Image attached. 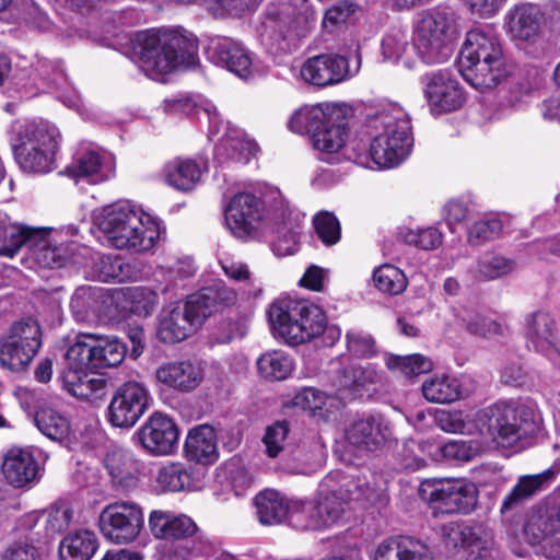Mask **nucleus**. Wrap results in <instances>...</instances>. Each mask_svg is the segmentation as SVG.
<instances>
[{
    "mask_svg": "<svg viewBox=\"0 0 560 560\" xmlns=\"http://www.w3.org/2000/svg\"><path fill=\"white\" fill-rule=\"evenodd\" d=\"M126 345L116 337L81 334L69 346L60 374L62 387L73 397L97 402L106 395L107 381L96 375L106 368H116L125 359Z\"/></svg>",
    "mask_w": 560,
    "mask_h": 560,
    "instance_id": "obj_1",
    "label": "nucleus"
},
{
    "mask_svg": "<svg viewBox=\"0 0 560 560\" xmlns=\"http://www.w3.org/2000/svg\"><path fill=\"white\" fill-rule=\"evenodd\" d=\"M150 78L198 62V39L182 27L151 28L132 34L122 51Z\"/></svg>",
    "mask_w": 560,
    "mask_h": 560,
    "instance_id": "obj_2",
    "label": "nucleus"
},
{
    "mask_svg": "<svg viewBox=\"0 0 560 560\" xmlns=\"http://www.w3.org/2000/svg\"><path fill=\"white\" fill-rule=\"evenodd\" d=\"M267 317L273 334L290 346L322 337L325 346L332 347L341 337L340 327L329 325L324 310L307 300L279 298L269 305Z\"/></svg>",
    "mask_w": 560,
    "mask_h": 560,
    "instance_id": "obj_3",
    "label": "nucleus"
},
{
    "mask_svg": "<svg viewBox=\"0 0 560 560\" xmlns=\"http://www.w3.org/2000/svg\"><path fill=\"white\" fill-rule=\"evenodd\" d=\"M237 293L223 282L200 289L165 306L160 314L158 337L164 343H175L188 338L213 313L232 307Z\"/></svg>",
    "mask_w": 560,
    "mask_h": 560,
    "instance_id": "obj_4",
    "label": "nucleus"
},
{
    "mask_svg": "<svg viewBox=\"0 0 560 560\" xmlns=\"http://www.w3.org/2000/svg\"><path fill=\"white\" fill-rule=\"evenodd\" d=\"M363 127L370 138L369 156L378 170L396 167L410 154L411 125L399 105L380 106L366 116Z\"/></svg>",
    "mask_w": 560,
    "mask_h": 560,
    "instance_id": "obj_5",
    "label": "nucleus"
},
{
    "mask_svg": "<svg viewBox=\"0 0 560 560\" xmlns=\"http://www.w3.org/2000/svg\"><path fill=\"white\" fill-rule=\"evenodd\" d=\"M107 242L117 249L148 252L160 238V225L129 201L105 206L94 217Z\"/></svg>",
    "mask_w": 560,
    "mask_h": 560,
    "instance_id": "obj_6",
    "label": "nucleus"
},
{
    "mask_svg": "<svg viewBox=\"0 0 560 560\" xmlns=\"http://www.w3.org/2000/svg\"><path fill=\"white\" fill-rule=\"evenodd\" d=\"M458 68L464 80L476 90L495 88L508 75L499 37L490 26H479L466 34Z\"/></svg>",
    "mask_w": 560,
    "mask_h": 560,
    "instance_id": "obj_7",
    "label": "nucleus"
},
{
    "mask_svg": "<svg viewBox=\"0 0 560 560\" xmlns=\"http://www.w3.org/2000/svg\"><path fill=\"white\" fill-rule=\"evenodd\" d=\"M314 23L310 0H278L265 11L261 43L272 56L292 54L299 48L301 39L308 35Z\"/></svg>",
    "mask_w": 560,
    "mask_h": 560,
    "instance_id": "obj_8",
    "label": "nucleus"
},
{
    "mask_svg": "<svg viewBox=\"0 0 560 560\" xmlns=\"http://www.w3.org/2000/svg\"><path fill=\"white\" fill-rule=\"evenodd\" d=\"M61 135L49 121L15 122L10 145L19 167L27 174L43 175L55 170Z\"/></svg>",
    "mask_w": 560,
    "mask_h": 560,
    "instance_id": "obj_9",
    "label": "nucleus"
},
{
    "mask_svg": "<svg viewBox=\"0 0 560 560\" xmlns=\"http://www.w3.org/2000/svg\"><path fill=\"white\" fill-rule=\"evenodd\" d=\"M13 79L27 97L51 91L67 107H80V94L69 81L61 60L37 56L34 59L19 57Z\"/></svg>",
    "mask_w": 560,
    "mask_h": 560,
    "instance_id": "obj_10",
    "label": "nucleus"
},
{
    "mask_svg": "<svg viewBox=\"0 0 560 560\" xmlns=\"http://www.w3.org/2000/svg\"><path fill=\"white\" fill-rule=\"evenodd\" d=\"M348 125L347 110L338 104L300 108L288 122L295 133H311L314 148L324 153H336L345 147Z\"/></svg>",
    "mask_w": 560,
    "mask_h": 560,
    "instance_id": "obj_11",
    "label": "nucleus"
},
{
    "mask_svg": "<svg viewBox=\"0 0 560 560\" xmlns=\"http://www.w3.org/2000/svg\"><path fill=\"white\" fill-rule=\"evenodd\" d=\"M42 347V330L37 320L25 317L14 322L0 338V365L12 372L24 371Z\"/></svg>",
    "mask_w": 560,
    "mask_h": 560,
    "instance_id": "obj_12",
    "label": "nucleus"
},
{
    "mask_svg": "<svg viewBox=\"0 0 560 560\" xmlns=\"http://www.w3.org/2000/svg\"><path fill=\"white\" fill-rule=\"evenodd\" d=\"M97 526L108 541L130 544L139 537L144 527V510L136 501H113L101 510Z\"/></svg>",
    "mask_w": 560,
    "mask_h": 560,
    "instance_id": "obj_13",
    "label": "nucleus"
},
{
    "mask_svg": "<svg viewBox=\"0 0 560 560\" xmlns=\"http://www.w3.org/2000/svg\"><path fill=\"white\" fill-rule=\"evenodd\" d=\"M474 427L501 447L513 446L523 435L520 410L512 402L500 401L477 411Z\"/></svg>",
    "mask_w": 560,
    "mask_h": 560,
    "instance_id": "obj_14",
    "label": "nucleus"
},
{
    "mask_svg": "<svg viewBox=\"0 0 560 560\" xmlns=\"http://www.w3.org/2000/svg\"><path fill=\"white\" fill-rule=\"evenodd\" d=\"M456 37L453 13L447 8H436L422 16V61L443 62L452 52Z\"/></svg>",
    "mask_w": 560,
    "mask_h": 560,
    "instance_id": "obj_15",
    "label": "nucleus"
},
{
    "mask_svg": "<svg viewBox=\"0 0 560 560\" xmlns=\"http://www.w3.org/2000/svg\"><path fill=\"white\" fill-rule=\"evenodd\" d=\"M152 402L149 388L139 382H125L115 390L106 410L114 428L130 429L147 412Z\"/></svg>",
    "mask_w": 560,
    "mask_h": 560,
    "instance_id": "obj_16",
    "label": "nucleus"
},
{
    "mask_svg": "<svg viewBox=\"0 0 560 560\" xmlns=\"http://www.w3.org/2000/svg\"><path fill=\"white\" fill-rule=\"evenodd\" d=\"M478 489L471 481L465 479L438 482L427 498V504L432 515L470 513L477 505Z\"/></svg>",
    "mask_w": 560,
    "mask_h": 560,
    "instance_id": "obj_17",
    "label": "nucleus"
},
{
    "mask_svg": "<svg viewBox=\"0 0 560 560\" xmlns=\"http://www.w3.org/2000/svg\"><path fill=\"white\" fill-rule=\"evenodd\" d=\"M206 56L211 63L242 80L247 81L255 77L254 54L236 38L219 35L211 37L206 47Z\"/></svg>",
    "mask_w": 560,
    "mask_h": 560,
    "instance_id": "obj_18",
    "label": "nucleus"
},
{
    "mask_svg": "<svg viewBox=\"0 0 560 560\" xmlns=\"http://www.w3.org/2000/svg\"><path fill=\"white\" fill-rule=\"evenodd\" d=\"M179 431L166 415L152 413L133 433L132 440L152 456L172 455L178 446Z\"/></svg>",
    "mask_w": 560,
    "mask_h": 560,
    "instance_id": "obj_19",
    "label": "nucleus"
},
{
    "mask_svg": "<svg viewBox=\"0 0 560 560\" xmlns=\"http://www.w3.org/2000/svg\"><path fill=\"white\" fill-rule=\"evenodd\" d=\"M361 57L357 55V62L352 69L348 59L338 54H322L308 58L301 68L302 79L316 86L338 84L359 72Z\"/></svg>",
    "mask_w": 560,
    "mask_h": 560,
    "instance_id": "obj_20",
    "label": "nucleus"
},
{
    "mask_svg": "<svg viewBox=\"0 0 560 560\" xmlns=\"http://www.w3.org/2000/svg\"><path fill=\"white\" fill-rule=\"evenodd\" d=\"M262 200L250 192L235 195L225 207L224 220L231 232L245 238L253 235L264 218Z\"/></svg>",
    "mask_w": 560,
    "mask_h": 560,
    "instance_id": "obj_21",
    "label": "nucleus"
},
{
    "mask_svg": "<svg viewBox=\"0 0 560 560\" xmlns=\"http://www.w3.org/2000/svg\"><path fill=\"white\" fill-rule=\"evenodd\" d=\"M547 23L544 9L534 3H521L511 8L505 15V30L513 40L533 43Z\"/></svg>",
    "mask_w": 560,
    "mask_h": 560,
    "instance_id": "obj_22",
    "label": "nucleus"
},
{
    "mask_svg": "<svg viewBox=\"0 0 560 560\" xmlns=\"http://www.w3.org/2000/svg\"><path fill=\"white\" fill-rule=\"evenodd\" d=\"M38 232V237L32 243L23 244V248L28 250V258L34 261L38 268H61L70 260L71 248L74 244H59L50 236V231L43 228L27 225V233Z\"/></svg>",
    "mask_w": 560,
    "mask_h": 560,
    "instance_id": "obj_23",
    "label": "nucleus"
},
{
    "mask_svg": "<svg viewBox=\"0 0 560 560\" xmlns=\"http://www.w3.org/2000/svg\"><path fill=\"white\" fill-rule=\"evenodd\" d=\"M156 380L178 393H190L203 381L205 369L199 360L166 362L155 371Z\"/></svg>",
    "mask_w": 560,
    "mask_h": 560,
    "instance_id": "obj_24",
    "label": "nucleus"
},
{
    "mask_svg": "<svg viewBox=\"0 0 560 560\" xmlns=\"http://www.w3.org/2000/svg\"><path fill=\"white\" fill-rule=\"evenodd\" d=\"M524 334L528 343L546 357L553 359L558 353V325L545 310H537L525 317Z\"/></svg>",
    "mask_w": 560,
    "mask_h": 560,
    "instance_id": "obj_25",
    "label": "nucleus"
},
{
    "mask_svg": "<svg viewBox=\"0 0 560 560\" xmlns=\"http://www.w3.org/2000/svg\"><path fill=\"white\" fill-rule=\"evenodd\" d=\"M225 132L214 147V161L220 164H247L257 153V143L240 128L224 124Z\"/></svg>",
    "mask_w": 560,
    "mask_h": 560,
    "instance_id": "obj_26",
    "label": "nucleus"
},
{
    "mask_svg": "<svg viewBox=\"0 0 560 560\" xmlns=\"http://www.w3.org/2000/svg\"><path fill=\"white\" fill-rule=\"evenodd\" d=\"M425 97L430 110L436 115L452 112L464 103V93L457 81L445 72H435L427 77Z\"/></svg>",
    "mask_w": 560,
    "mask_h": 560,
    "instance_id": "obj_27",
    "label": "nucleus"
},
{
    "mask_svg": "<svg viewBox=\"0 0 560 560\" xmlns=\"http://www.w3.org/2000/svg\"><path fill=\"white\" fill-rule=\"evenodd\" d=\"M109 160V155L96 144L81 143L72 162L66 167V174L74 179L89 178L92 183H98L107 178Z\"/></svg>",
    "mask_w": 560,
    "mask_h": 560,
    "instance_id": "obj_28",
    "label": "nucleus"
},
{
    "mask_svg": "<svg viewBox=\"0 0 560 560\" xmlns=\"http://www.w3.org/2000/svg\"><path fill=\"white\" fill-rule=\"evenodd\" d=\"M38 471L39 466L31 447H12L4 455L2 474L7 482L15 488L34 482Z\"/></svg>",
    "mask_w": 560,
    "mask_h": 560,
    "instance_id": "obj_29",
    "label": "nucleus"
},
{
    "mask_svg": "<svg viewBox=\"0 0 560 560\" xmlns=\"http://www.w3.org/2000/svg\"><path fill=\"white\" fill-rule=\"evenodd\" d=\"M523 537L529 545H539L560 533V506L533 508L523 524Z\"/></svg>",
    "mask_w": 560,
    "mask_h": 560,
    "instance_id": "obj_30",
    "label": "nucleus"
},
{
    "mask_svg": "<svg viewBox=\"0 0 560 560\" xmlns=\"http://www.w3.org/2000/svg\"><path fill=\"white\" fill-rule=\"evenodd\" d=\"M390 436L388 423L382 416H369L354 421L346 432L350 444L359 450L374 451Z\"/></svg>",
    "mask_w": 560,
    "mask_h": 560,
    "instance_id": "obj_31",
    "label": "nucleus"
},
{
    "mask_svg": "<svg viewBox=\"0 0 560 560\" xmlns=\"http://www.w3.org/2000/svg\"><path fill=\"white\" fill-rule=\"evenodd\" d=\"M207 171V164L190 158H175L163 167V176L167 185L179 191H190L200 182Z\"/></svg>",
    "mask_w": 560,
    "mask_h": 560,
    "instance_id": "obj_32",
    "label": "nucleus"
},
{
    "mask_svg": "<svg viewBox=\"0 0 560 560\" xmlns=\"http://www.w3.org/2000/svg\"><path fill=\"white\" fill-rule=\"evenodd\" d=\"M184 451L189 462L202 465L213 464L219 457L214 429L208 424H201L189 430Z\"/></svg>",
    "mask_w": 560,
    "mask_h": 560,
    "instance_id": "obj_33",
    "label": "nucleus"
},
{
    "mask_svg": "<svg viewBox=\"0 0 560 560\" xmlns=\"http://www.w3.org/2000/svg\"><path fill=\"white\" fill-rule=\"evenodd\" d=\"M164 110L170 114L196 115L200 120L206 118L209 124V138L217 136L223 125L217 107L209 101L197 103L189 96L178 95L164 101Z\"/></svg>",
    "mask_w": 560,
    "mask_h": 560,
    "instance_id": "obj_34",
    "label": "nucleus"
},
{
    "mask_svg": "<svg viewBox=\"0 0 560 560\" xmlns=\"http://www.w3.org/2000/svg\"><path fill=\"white\" fill-rule=\"evenodd\" d=\"M95 266L98 279L103 282L137 281L141 277V268L136 259L120 255H104Z\"/></svg>",
    "mask_w": 560,
    "mask_h": 560,
    "instance_id": "obj_35",
    "label": "nucleus"
},
{
    "mask_svg": "<svg viewBox=\"0 0 560 560\" xmlns=\"http://www.w3.org/2000/svg\"><path fill=\"white\" fill-rule=\"evenodd\" d=\"M372 474H359L345 478L338 491L346 503L354 502L361 508H368L381 500V493L374 483Z\"/></svg>",
    "mask_w": 560,
    "mask_h": 560,
    "instance_id": "obj_36",
    "label": "nucleus"
},
{
    "mask_svg": "<svg viewBox=\"0 0 560 560\" xmlns=\"http://www.w3.org/2000/svg\"><path fill=\"white\" fill-rule=\"evenodd\" d=\"M330 481L331 477L327 476L320 486L322 489L318 493L317 500L314 503H310L313 509V513H315L319 522L315 523L314 526H320L322 528L336 523L345 511V506L347 504L346 499L338 490H325V487H330Z\"/></svg>",
    "mask_w": 560,
    "mask_h": 560,
    "instance_id": "obj_37",
    "label": "nucleus"
},
{
    "mask_svg": "<svg viewBox=\"0 0 560 560\" xmlns=\"http://www.w3.org/2000/svg\"><path fill=\"white\" fill-rule=\"evenodd\" d=\"M300 232L301 228L298 217L293 218L288 209H280L277 222L275 223L273 253L277 256L294 254L298 250Z\"/></svg>",
    "mask_w": 560,
    "mask_h": 560,
    "instance_id": "obj_38",
    "label": "nucleus"
},
{
    "mask_svg": "<svg viewBox=\"0 0 560 560\" xmlns=\"http://www.w3.org/2000/svg\"><path fill=\"white\" fill-rule=\"evenodd\" d=\"M97 548L96 534L89 529H79L62 538L58 553L60 560H90Z\"/></svg>",
    "mask_w": 560,
    "mask_h": 560,
    "instance_id": "obj_39",
    "label": "nucleus"
},
{
    "mask_svg": "<svg viewBox=\"0 0 560 560\" xmlns=\"http://www.w3.org/2000/svg\"><path fill=\"white\" fill-rule=\"evenodd\" d=\"M27 233V224L12 223L10 217L0 211V257L13 258L23 244L32 243L38 237V232Z\"/></svg>",
    "mask_w": 560,
    "mask_h": 560,
    "instance_id": "obj_40",
    "label": "nucleus"
},
{
    "mask_svg": "<svg viewBox=\"0 0 560 560\" xmlns=\"http://www.w3.org/2000/svg\"><path fill=\"white\" fill-rule=\"evenodd\" d=\"M382 54L385 59L390 61H402V65L413 70L417 68L418 59L420 58V49L417 44L408 47L406 35L396 31L384 36L382 40Z\"/></svg>",
    "mask_w": 560,
    "mask_h": 560,
    "instance_id": "obj_41",
    "label": "nucleus"
},
{
    "mask_svg": "<svg viewBox=\"0 0 560 560\" xmlns=\"http://www.w3.org/2000/svg\"><path fill=\"white\" fill-rule=\"evenodd\" d=\"M422 396L435 404H450L463 396L456 377L446 374L429 376L422 381Z\"/></svg>",
    "mask_w": 560,
    "mask_h": 560,
    "instance_id": "obj_42",
    "label": "nucleus"
},
{
    "mask_svg": "<svg viewBox=\"0 0 560 560\" xmlns=\"http://www.w3.org/2000/svg\"><path fill=\"white\" fill-rule=\"evenodd\" d=\"M139 462L130 453L117 452L108 456L106 467L113 481L124 490L132 489L139 481Z\"/></svg>",
    "mask_w": 560,
    "mask_h": 560,
    "instance_id": "obj_43",
    "label": "nucleus"
},
{
    "mask_svg": "<svg viewBox=\"0 0 560 560\" xmlns=\"http://www.w3.org/2000/svg\"><path fill=\"white\" fill-rule=\"evenodd\" d=\"M257 516L261 524L272 525L280 523L288 514V503L283 495L271 489L259 492L255 497Z\"/></svg>",
    "mask_w": 560,
    "mask_h": 560,
    "instance_id": "obj_44",
    "label": "nucleus"
},
{
    "mask_svg": "<svg viewBox=\"0 0 560 560\" xmlns=\"http://www.w3.org/2000/svg\"><path fill=\"white\" fill-rule=\"evenodd\" d=\"M551 477L552 472L549 470L539 475L521 477L511 492L504 498L501 512L505 513L520 506L524 501L540 491Z\"/></svg>",
    "mask_w": 560,
    "mask_h": 560,
    "instance_id": "obj_45",
    "label": "nucleus"
},
{
    "mask_svg": "<svg viewBox=\"0 0 560 560\" xmlns=\"http://www.w3.org/2000/svg\"><path fill=\"white\" fill-rule=\"evenodd\" d=\"M293 359L281 350L265 352L257 359L258 373L267 381L285 380L293 371Z\"/></svg>",
    "mask_w": 560,
    "mask_h": 560,
    "instance_id": "obj_46",
    "label": "nucleus"
},
{
    "mask_svg": "<svg viewBox=\"0 0 560 560\" xmlns=\"http://www.w3.org/2000/svg\"><path fill=\"white\" fill-rule=\"evenodd\" d=\"M192 468L183 463H170L160 468L156 482L163 491L178 492L194 487Z\"/></svg>",
    "mask_w": 560,
    "mask_h": 560,
    "instance_id": "obj_47",
    "label": "nucleus"
},
{
    "mask_svg": "<svg viewBox=\"0 0 560 560\" xmlns=\"http://www.w3.org/2000/svg\"><path fill=\"white\" fill-rule=\"evenodd\" d=\"M419 546L410 536L390 537L378 546L374 560H416Z\"/></svg>",
    "mask_w": 560,
    "mask_h": 560,
    "instance_id": "obj_48",
    "label": "nucleus"
},
{
    "mask_svg": "<svg viewBox=\"0 0 560 560\" xmlns=\"http://www.w3.org/2000/svg\"><path fill=\"white\" fill-rule=\"evenodd\" d=\"M34 422L37 429L51 441L62 442L70 434V422L67 417L51 408L37 410Z\"/></svg>",
    "mask_w": 560,
    "mask_h": 560,
    "instance_id": "obj_49",
    "label": "nucleus"
},
{
    "mask_svg": "<svg viewBox=\"0 0 560 560\" xmlns=\"http://www.w3.org/2000/svg\"><path fill=\"white\" fill-rule=\"evenodd\" d=\"M206 540L175 539L162 542L158 547L159 560H192L202 555Z\"/></svg>",
    "mask_w": 560,
    "mask_h": 560,
    "instance_id": "obj_50",
    "label": "nucleus"
},
{
    "mask_svg": "<svg viewBox=\"0 0 560 560\" xmlns=\"http://www.w3.org/2000/svg\"><path fill=\"white\" fill-rule=\"evenodd\" d=\"M73 518V510L69 506H51L40 514L32 513L25 517V523H36L42 521L46 534L54 536L66 530Z\"/></svg>",
    "mask_w": 560,
    "mask_h": 560,
    "instance_id": "obj_51",
    "label": "nucleus"
},
{
    "mask_svg": "<svg viewBox=\"0 0 560 560\" xmlns=\"http://www.w3.org/2000/svg\"><path fill=\"white\" fill-rule=\"evenodd\" d=\"M373 282L377 290L389 295H398L407 288V278L397 267L385 264L374 269Z\"/></svg>",
    "mask_w": 560,
    "mask_h": 560,
    "instance_id": "obj_52",
    "label": "nucleus"
},
{
    "mask_svg": "<svg viewBox=\"0 0 560 560\" xmlns=\"http://www.w3.org/2000/svg\"><path fill=\"white\" fill-rule=\"evenodd\" d=\"M220 266L228 278L236 282L246 283L248 289L244 293L247 294L248 298L257 299L261 295V283L255 278H252V273L246 264L224 257L220 259Z\"/></svg>",
    "mask_w": 560,
    "mask_h": 560,
    "instance_id": "obj_53",
    "label": "nucleus"
},
{
    "mask_svg": "<svg viewBox=\"0 0 560 560\" xmlns=\"http://www.w3.org/2000/svg\"><path fill=\"white\" fill-rule=\"evenodd\" d=\"M289 432L290 429L287 421H277L266 428L262 443L266 447V454L268 457L276 458L280 454H282L283 457H287L291 447L290 444L285 443Z\"/></svg>",
    "mask_w": 560,
    "mask_h": 560,
    "instance_id": "obj_54",
    "label": "nucleus"
},
{
    "mask_svg": "<svg viewBox=\"0 0 560 560\" xmlns=\"http://www.w3.org/2000/svg\"><path fill=\"white\" fill-rule=\"evenodd\" d=\"M126 299L129 303L130 312L141 317L150 316L159 302L158 294L145 287L129 289L126 293Z\"/></svg>",
    "mask_w": 560,
    "mask_h": 560,
    "instance_id": "obj_55",
    "label": "nucleus"
},
{
    "mask_svg": "<svg viewBox=\"0 0 560 560\" xmlns=\"http://www.w3.org/2000/svg\"><path fill=\"white\" fill-rule=\"evenodd\" d=\"M503 223L497 217H489L476 221L469 229L467 241L472 246H479L498 238L502 232Z\"/></svg>",
    "mask_w": 560,
    "mask_h": 560,
    "instance_id": "obj_56",
    "label": "nucleus"
},
{
    "mask_svg": "<svg viewBox=\"0 0 560 560\" xmlns=\"http://www.w3.org/2000/svg\"><path fill=\"white\" fill-rule=\"evenodd\" d=\"M384 363L388 371L406 380H413L420 374V354L398 355L384 353Z\"/></svg>",
    "mask_w": 560,
    "mask_h": 560,
    "instance_id": "obj_57",
    "label": "nucleus"
},
{
    "mask_svg": "<svg viewBox=\"0 0 560 560\" xmlns=\"http://www.w3.org/2000/svg\"><path fill=\"white\" fill-rule=\"evenodd\" d=\"M314 228L319 240L327 246L335 245L341 236L339 220L332 212L322 211L313 219Z\"/></svg>",
    "mask_w": 560,
    "mask_h": 560,
    "instance_id": "obj_58",
    "label": "nucleus"
},
{
    "mask_svg": "<svg viewBox=\"0 0 560 560\" xmlns=\"http://www.w3.org/2000/svg\"><path fill=\"white\" fill-rule=\"evenodd\" d=\"M348 351L359 358H369L375 353V340L366 331L352 328L346 332Z\"/></svg>",
    "mask_w": 560,
    "mask_h": 560,
    "instance_id": "obj_59",
    "label": "nucleus"
},
{
    "mask_svg": "<svg viewBox=\"0 0 560 560\" xmlns=\"http://www.w3.org/2000/svg\"><path fill=\"white\" fill-rule=\"evenodd\" d=\"M323 454V446L316 439H306L296 445H291L285 458L303 466L316 463Z\"/></svg>",
    "mask_w": 560,
    "mask_h": 560,
    "instance_id": "obj_60",
    "label": "nucleus"
},
{
    "mask_svg": "<svg viewBox=\"0 0 560 560\" xmlns=\"http://www.w3.org/2000/svg\"><path fill=\"white\" fill-rule=\"evenodd\" d=\"M443 456L450 459L468 462L482 451L481 444L476 441H450L441 448Z\"/></svg>",
    "mask_w": 560,
    "mask_h": 560,
    "instance_id": "obj_61",
    "label": "nucleus"
},
{
    "mask_svg": "<svg viewBox=\"0 0 560 560\" xmlns=\"http://www.w3.org/2000/svg\"><path fill=\"white\" fill-rule=\"evenodd\" d=\"M472 535V527L464 523H448L442 527V538L448 549L466 550L468 538Z\"/></svg>",
    "mask_w": 560,
    "mask_h": 560,
    "instance_id": "obj_62",
    "label": "nucleus"
},
{
    "mask_svg": "<svg viewBox=\"0 0 560 560\" xmlns=\"http://www.w3.org/2000/svg\"><path fill=\"white\" fill-rule=\"evenodd\" d=\"M436 425L447 433L471 434V423L466 422L462 411L439 410L434 416Z\"/></svg>",
    "mask_w": 560,
    "mask_h": 560,
    "instance_id": "obj_63",
    "label": "nucleus"
},
{
    "mask_svg": "<svg viewBox=\"0 0 560 560\" xmlns=\"http://www.w3.org/2000/svg\"><path fill=\"white\" fill-rule=\"evenodd\" d=\"M326 404V394L315 387H304L292 398V405L305 411L315 412Z\"/></svg>",
    "mask_w": 560,
    "mask_h": 560,
    "instance_id": "obj_64",
    "label": "nucleus"
}]
</instances>
